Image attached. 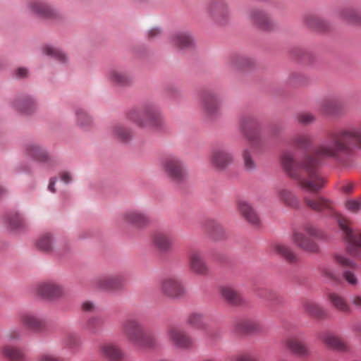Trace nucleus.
I'll use <instances>...</instances> for the list:
<instances>
[{
  "mask_svg": "<svg viewBox=\"0 0 361 361\" xmlns=\"http://www.w3.org/2000/svg\"><path fill=\"white\" fill-rule=\"evenodd\" d=\"M327 137L330 143L320 145L313 154H306L300 160L295 159L290 152H286L281 155L283 170L302 190L315 193L325 186L326 180L319 171L322 159H338L341 154L350 152L355 145L361 147V123L358 128L331 132Z\"/></svg>",
  "mask_w": 361,
  "mask_h": 361,
  "instance_id": "obj_1",
  "label": "nucleus"
},
{
  "mask_svg": "<svg viewBox=\"0 0 361 361\" xmlns=\"http://www.w3.org/2000/svg\"><path fill=\"white\" fill-rule=\"evenodd\" d=\"M303 202L307 207L314 211L326 212L328 215L335 216L343 233L344 238L348 243V252L353 255H361V233L351 229L348 220L335 210L334 204L330 200L324 197H305Z\"/></svg>",
  "mask_w": 361,
  "mask_h": 361,
  "instance_id": "obj_2",
  "label": "nucleus"
},
{
  "mask_svg": "<svg viewBox=\"0 0 361 361\" xmlns=\"http://www.w3.org/2000/svg\"><path fill=\"white\" fill-rule=\"evenodd\" d=\"M121 331L127 341L142 349L154 348L157 345L153 335L147 334L142 324L135 319H127L121 325Z\"/></svg>",
  "mask_w": 361,
  "mask_h": 361,
  "instance_id": "obj_3",
  "label": "nucleus"
},
{
  "mask_svg": "<svg viewBox=\"0 0 361 361\" xmlns=\"http://www.w3.org/2000/svg\"><path fill=\"white\" fill-rule=\"evenodd\" d=\"M128 118L140 128H160L164 119L159 107L154 103H147L137 109L129 111Z\"/></svg>",
  "mask_w": 361,
  "mask_h": 361,
  "instance_id": "obj_4",
  "label": "nucleus"
},
{
  "mask_svg": "<svg viewBox=\"0 0 361 361\" xmlns=\"http://www.w3.org/2000/svg\"><path fill=\"white\" fill-rule=\"evenodd\" d=\"M322 231L310 224L303 225L300 230L295 229L292 234V240L300 249L310 252L317 253L319 245L313 238H322Z\"/></svg>",
  "mask_w": 361,
  "mask_h": 361,
  "instance_id": "obj_5",
  "label": "nucleus"
},
{
  "mask_svg": "<svg viewBox=\"0 0 361 361\" xmlns=\"http://www.w3.org/2000/svg\"><path fill=\"white\" fill-rule=\"evenodd\" d=\"M161 169L173 182L180 183L188 178V171L184 162L178 157L170 155L161 161Z\"/></svg>",
  "mask_w": 361,
  "mask_h": 361,
  "instance_id": "obj_6",
  "label": "nucleus"
},
{
  "mask_svg": "<svg viewBox=\"0 0 361 361\" xmlns=\"http://www.w3.org/2000/svg\"><path fill=\"white\" fill-rule=\"evenodd\" d=\"M166 336L169 341L178 348L186 350L195 345L192 338L183 328L170 326L166 330Z\"/></svg>",
  "mask_w": 361,
  "mask_h": 361,
  "instance_id": "obj_7",
  "label": "nucleus"
},
{
  "mask_svg": "<svg viewBox=\"0 0 361 361\" xmlns=\"http://www.w3.org/2000/svg\"><path fill=\"white\" fill-rule=\"evenodd\" d=\"M200 106L208 116H214L219 114L221 99L218 94L209 90H203L200 94Z\"/></svg>",
  "mask_w": 361,
  "mask_h": 361,
  "instance_id": "obj_8",
  "label": "nucleus"
},
{
  "mask_svg": "<svg viewBox=\"0 0 361 361\" xmlns=\"http://www.w3.org/2000/svg\"><path fill=\"white\" fill-rule=\"evenodd\" d=\"M36 295L42 299L54 300L63 295V288L58 283L46 281L37 283L35 288Z\"/></svg>",
  "mask_w": 361,
  "mask_h": 361,
  "instance_id": "obj_9",
  "label": "nucleus"
},
{
  "mask_svg": "<svg viewBox=\"0 0 361 361\" xmlns=\"http://www.w3.org/2000/svg\"><path fill=\"white\" fill-rule=\"evenodd\" d=\"M161 293L166 297L178 298L185 293V288L181 281L174 276L164 277L160 281Z\"/></svg>",
  "mask_w": 361,
  "mask_h": 361,
  "instance_id": "obj_10",
  "label": "nucleus"
},
{
  "mask_svg": "<svg viewBox=\"0 0 361 361\" xmlns=\"http://www.w3.org/2000/svg\"><path fill=\"white\" fill-rule=\"evenodd\" d=\"M209 161L216 170L223 171L232 164L233 156L226 149L217 147L210 152Z\"/></svg>",
  "mask_w": 361,
  "mask_h": 361,
  "instance_id": "obj_11",
  "label": "nucleus"
},
{
  "mask_svg": "<svg viewBox=\"0 0 361 361\" xmlns=\"http://www.w3.org/2000/svg\"><path fill=\"white\" fill-rule=\"evenodd\" d=\"M18 321L22 326L35 333H42L46 329L45 321L32 312H20L18 314Z\"/></svg>",
  "mask_w": 361,
  "mask_h": 361,
  "instance_id": "obj_12",
  "label": "nucleus"
},
{
  "mask_svg": "<svg viewBox=\"0 0 361 361\" xmlns=\"http://www.w3.org/2000/svg\"><path fill=\"white\" fill-rule=\"evenodd\" d=\"M94 286L100 290L114 291L123 286V277L119 274L101 276L94 280Z\"/></svg>",
  "mask_w": 361,
  "mask_h": 361,
  "instance_id": "obj_13",
  "label": "nucleus"
},
{
  "mask_svg": "<svg viewBox=\"0 0 361 361\" xmlns=\"http://www.w3.org/2000/svg\"><path fill=\"white\" fill-rule=\"evenodd\" d=\"M188 266L190 271L200 276H206L209 269L200 250H191L188 255Z\"/></svg>",
  "mask_w": 361,
  "mask_h": 361,
  "instance_id": "obj_14",
  "label": "nucleus"
},
{
  "mask_svg": "<svg viewBox=\"0 0 361 361\" xmlns=\"http://www.w3.org/2000/svg\"><path fill=\"white\" fill-rule=\"evenodd\" d=\"M106 79L109 83L119 87L129 85L133 81L131 75L118 67L109 68L106 73Z\"/></svg>",
  "mask_w": 361,
  "mask_h": 361,
  "instance_id": "obj_15",
  "label": "nucleus"
},
{
  "mask_svg": "<svg viewBox=\"0 0 361 361\" xmlns=\"http://www.w3.org/2000/svg\"><path fill=\"white\" fill-rule=\"evenodd\" d=\"M249 20L257 27L262 30H271L274 23L264 11L254 8L248 14Z\"/></svg>",
  "mask_w": 361,
  "mask_h": 361,
  "instance_id": "obj_16",
  "label": "nucleus"
},
{
  "mask_svg": "<svg viewBox=\"0 0 361 361\" xmlns=\"http://www.w3.org/2000/svg\"><path fill=\"white\" fill-rule=\"evenodd\" d=\"M121 218L123 223L137 228L145 227L149 223L147 215L139 210L127 211L121 214Z\"/></svg>",
  "mask_w": 361,
  "mask_h": 361,
  "instance_id": "obj_17",
  "label": "nucleus"
},
{
  "mask_svg": "<svg viewBox=\"0 0 361 361\" xmlns=\"http://www.w3.org/2000/svg\"><path fill=\"white\" fill-rule=\"evenodd\" d=\"M236 205L239 213L250 224L255 226L260 224L258 214L247 200L240 199L237 201Z\"/></svg>",
  "mask_w": 361,
  "mask_h": 361,
  "instance_id": "obj_18",
  "label": "nucleus"
},
{
  "mask_svg": "<svg viewBox=\"0 0 361 361\" xmlns=\"http://www.w3.org/2000/svg\"><path fill=\"white\" fill-rule=\"evenodd\" d=\"M171 44L178 49H187L193 47L195 39L187 31H178L172 34L169 38Z\"/></svg>",
  "mask_w": 361,
  "mask_h": 361,
  "instance_id": "obj_19",
  "label": "nucleus"
},
{
  "mask_svg": "<svg viewBox=\"0 0 361 361\" xmlns=\"http://www.w3.org/2000/svg\"><path fill=\"white\" fill-rule=\"evenodd\" d=\"M102 357L110 361H121L124 358V353L118 345L112 343L102 344L99 348Z\"/></svg>",
  "mask_w": 361,
  "mask_h": 361,
  "instance_id": "obj_20",
  "label": "nucleus"
},
{
  "mask_svg": "<svg viewBox=\"0 0 361 361\" xmlns=\"http://www.w3.org/2000/svg\"><path fill=\"white\" fill-rule=\"evenodd\" d=\"M235 329L242 334L260 333L264 330L259 321L251 319L237 321L235 324Z\"/></svg>",
  "mask_w": 361,
  "mask_h": 361,
  "instance_id": "obj_21",
  "label": "nucleus"
},
{
  "mask_svg": "<svg viewBox=\"0 0 361 361\" xmlns=\"http://www.w3.org/2000/svg\"><path fill=\"white\" fill-rule=\"evenodd\" d=\"M279 201L286 207L297 208L300 205V200L295 192L286 188H279L276 192Z\"/></svg>",
  "mask_w": 361,
  "mask_h": 361,
  "instance_id": "obj_22",
  "label": "nucleus"
},
{
  "mask_svg": "<svg viewBox=\"0 0 361 361\" xmlns=\"http://www.w3.org/2000/svg\"><path fill=\"white\" fill-rule=\"evenodd\" d=\"M28 8L31 13L41 17L52 18L57 16V12L55 9L39 1L30 2Z\"/></svg>",
  "mask_w": 361,
  "mask_h": 361,
  "instance_id": "obj_23",
  "label": "nucleus"
},
{
  "mask_svg": "<svg viewBox=\"0 0 361 361\" xmlns=\"http://www.w3.org/2000/svg\"><path fill=\"white\" fill-rule=\"evenodd\" d=\"M342 109V102L336 99H325L319 106V111L328 116H338L341 114Z\"/></svg>",
  "mask_w": 361,
  "mask_h": 361,
  "instance_id": "obj_24",
  "label": "nucleus"
},
{
  "mask_svg": "<svg viewBox=\"0 0 361 361\" xmlns=\"http://www.w3.org/2000/svg\"><path fill=\"white\" fill-rule=\"evenodd\" d=\"M319 339L329 348L341 351L347 348L344 341L332 333H323L320 334Z\"/></svg>",
  "mask_w": 361,
  "mask_h": 361,
  "instance_id": "obj_25",
  "label": "nucleus"
},
{
  "mask_svg": "<svg viewBox=\"0 0 361 361\" xmlns=\"http://www.w3.org/2000/svg\"><path fill=\"white\" fill-rule=\"evenodd\" d=\"M28 154L35 160L42 163H47L53 165L55 163L54 159L42 147L37 145H30L27 147Z\"/></svg>",
  "mask_w": 361,
  "mask_h": 361,
  "instance_id": "obj_26",
  "label": "nucleus"
},
{
  "mask_svg": "<svg viewBox=\"0 0 361 361\" xmlns=\"http://www.w3.org/2000/svg\"><path fill=\"white\" fill-rule=\"evenodd\" d=\"M152 243L159 251L166 252L170 251L173 247L171 238L163 232H157L152 235Z\"/></svg>",
  "mask_w": 361,
  "mask_h": 361,
  "instance_id": "obj_27",
  "label": "nucleus"
},
{
  "mask_svg": "<svg viewBox=\"0 0 361 361\" xmlns=\"http://www.w3.org/2000/svg\"><path fill=\"white\" fill-rule=\"evenodd\" d=\"M13 106L17 111L29 114L36 109L37 104L32 97L23 96L17 98L13 102Z\"/></svg>",
  "mask_w": 361,
  "mask_h": 361,
  "instance_id": "obj_28",
  "label": "nucleus"
},
{
  "mask_svg": "<svg viewBox=\"0 0 361 361\" xmlns=\"http://www.w3.org/2000/svg\"><path fill=\"white\" fill-rule=\"evenodd\" d=\"M286 345L292 353L300 357H307L310 355V351L305 345L295 338H288L286 341Z\"/></svg>",
  "mask_w": 361,
  "mask_h": 361,
  "instance_id": "obj_29",
  "label": "nucleus"
},
{
  "mask_svg": "<svg viewBox=\"0 0 361 361\" xmlns=\"http://www.w3.org/2000/svg\"><path fill=\"white\" fill-rule=\"evenodd\" d=\"M1 354L10 361H25V352L20 348L6 345L1 348Z\"/></svg>",
  "mask_w": 361,
  "mask_h": 361,
  "instance_id": "obj_30",
  "label": "nucleus"
},
{
  "mask_svg": "<svg viewBox=\"0 0 361 361\" xmlns=\"http://www.w3.org/2000/svg\"><path fill=\"white\" fill-rule=\"evenodd\" d=\"M274 251L283 257L290 263H295L298 261V257L292 248L282 243H276L272 246Z\"/></svg>",
  "mask_w": 361,
  "mask_h": 361,
  "instance_id": "obj_31",
  "label": "nucleus"
},
{
  "mask_svg": "<svg viewBox=\"0 0 361 361\" xmlns=\"http://www.w3.org/2000/svg\"><path fill=\"white\" fill-rule=\"evenodd\" d=\"M110 132L112 137L121 142H128L133 137L132 131L121 123L112 126Z\"/></svg>",
  "mask_w": 361,
  "mask_h": 361,
  "instance_id": "obj_32",
  "label": "nucleus"
},
{
  "mask_svg": "<svg viewBox=\"0 0 361 361\" xmlns=\"http://www.w3.org/2000/svg\"><path fill=\"white\" fill-rule=\"evenodd\" d=\"M327 297L330 302L336 310L345 313H349L350 312V305L345 298L341 295L335 292H330Z\"/></svg>",
  "mask_w": 361,
  "mask_h": 361,
  "instance_id": "obj_33",
  "label": "nucleus"
},
{
  "mask_svg": "<svg viewBox=\"0 0 361 361\" xmlns=\"http://www.w3.org/2000/svg\"><path fill=\"white\" fill-rule=\"evenodd\" d=\"M221 294L224 298L231 305H238L244 302L242 295L230 286L221 287Z\"/></svg>",
  "mask_w": 361,
  "mask_h": 361,
  "instance_id": "obj_34",
  "label": "nucleus"
},
{
  "mask_svg": "<svg viewBox=\"0 0 361 361\" xmlns=\"http://www.w3.org/2000/svg\"><path fill=\"white\" fill-rule=\"evenodd\" d=\"M302 306L304 311L311 317L320 319L326 316L325 310L314 301L305 300Z\"/></svg>",
  "mask_w": 361,
  "mask_h": 361,
  "instance_id": "obj_35",
  "label": "nucleus"
},
{
  "mask_svg": "<svg viewBox=\"0 0 361 361\" xmlns=\"http://www.w3.org/2000/svg\"><path fill=\"white\" fill-rule=\"evenodd\" d=\"M340 18L348 23H359L361 22V13L353 7H345L339 12Z\"/></svg>",
  "mask_w": 361,
  "mask_h": 361,
  "instance_id": "obj_36",
  "label": "nucleus"
},
{
  "mask_svg": "<svg viewBox=\"0 0 361 361\" xmlns=\"http://www.w3.org/2000/svg\"><path fill=\"white\" fill-rule=\"evenodd\" d=\"M253 65V61L251 59L242 56H233L230 60V66L231 68L238 71H245L247 68Z\"/></svg>",
  "mask_w": 361,
  "mask_h": 361,
  "instance_id": "obj_37",
  "label": "nucleus"
},
{
  "mask_svg": "<svg viewBox=\"0 0 361 361\" xmlns=\"http://www.w3.org/2000/svg\"><path fill=\"white\" fill-rule=\"evenodd\" d=\"M7 226L12 231L23 230L26 226L24 218L18 213L10 214L7 216Z\"/></svg>",
  "mask_w": 361,
  "mask_h": 361,
  "instance_id": "obj_38",
  "label": "nucleus"
},
{
  "mask_svg": "<svg viewBox=\"0 0 361 361\" xmlns=\"http://www.w3.org/2000/svg\"><path fill=\"white\" fill-rule=\"evenodd\" d=\"M75 121L76 124L84 130L91 128L93 123L92 117L82 109H76Z\"/></svg>",
  "mask_w": 361,
  "mask_h": 361,
  "instance_id": "obj_39",
  "label": "nucleus"
},
{
  "mask_svg": "<svg viewBox=\"0 0 361 361\" xmlns=\"http://www.w3.org/2000/svg\"><path fill=\"white\" fill-rule=\"evenodd\" d=\"M291 143L298 149H307L312 145V138L310 135L300 134L292 138Z\"/></svg>",
  "mask_w": 361,
  "mask_h": 361,
  "instance_id": "obj_40",
  "label": "nucleus"
},
{
  "mask_svg": "<svg viewBox=\"0 0 361 361\" xmlns=\"http://www.w3.org/2000/svg\"><path fill=\"white\" fill-rule=\"evenodd\" d=\"M104 324V319L99 316L91 317L86 322L85 329L90 334H94L99 331Z\"/></svg>",
  "mask_w": 361,
  "mask_h": 361,
  "instance_id": "obj_41",
  "label": "nucleus"
},
{
  "mask_svg": "<svg viewBox=\"0 0 361 361\" xmlns=\"http://www.w3.org/2000/svg\"><path fill=\"white\" fill-rule=\"evenodd\" d=\"M36 245L42 252H51L54 248V240L51 235L49 233L42 235L37 240Z\"/></svg>",
  "mask_w": 361,
  "mask_h": 361,
  "instance_id": "obj_42",
  "label": "nucleus"
},
{
  "mask_svg": "<svg viewBox=\"0 0 361 361\" xmlns=\"http://www.w3.org/2000/svg\"><path fill=\"white\" fill-rule=\"evenodd\" d=\"M187 323L190 326L197 329H204L206 328L204 317L200 313L192 312L190 314L187 318Z\"/></svg>",
  "mask_w": 361,
  "mask_h": 361,
  "instance_id": "obj_43",
  "label": "nucleus"
},
{
  "mask_svg": "<svg viewBox=\"0 0 361 361\" xmlns=\"http://www.w3.org/2000/svg\"><path fill=\"white\" fill-rule=\"evenodd\" d=\"M43 53L56 59L61 63H65L67 60V56L63 51L51 46L47 45L44 47Z\"/></svg>",
  "mask_w": 361,
  "mask_h": 361,
  "instance_id": "obj_44",
  "label": "nucleus"
},
{
  "mask_svg": "<svg viewBox=\"0 0 361 361\" xmlns=\"http://www.w3.org/2000/svg\"><path fill=\"white\" fill-rule=\"evenodd\" d=\"M320 273L323 278L330 282L338 283L340 281L338 274L334 271L333 268L329 266H324L320 268Z\"/></svg>",
  "mask_w": 361,
  "mask_h": 361,
  "instance_id": "obj_45",
  "label": "nucleus"
},
{
  "mask_svg": "<svg viewBox=\"0 0 361 361\" xmlns=\"http://www.w3.org/2000/svg\"><path fill=\"white\" fill-rule=\"evenodd\" d=\"M306 23L310 27L318 30H324L326 27L324 22L318 17L314 16L307 17Z\"/></svg>",
  "mask_w": 361,
  "mask_h": 361,
  "instance_id": "obj_46",
  "label": "nucleus"
},
{
  "mask_svg": "<svg viewBox=\"0 0 361 361\" xmlns=\"http://www.w3.org/2000/svg\"><path fill=\"white\" fill-rule=\"evenodd\" d=\"M297 119L302 125H309L315 121V116L311 113L303 112L298 115Z\"/></svg>",
  "mask_w": 361,
  "mask_h": 361,
  "instance_id": "obj_47",
  "label": "nucleus"
},
{
  "mask_svg": "<svg viewBox=\"0 0 361 361\" xmlns=\"http://www.w3.org/2000/svg\"><path fill=\"white\" fill-rule=\"evenodd\" d=\"M335 262L339 264L340 266H341L342 267H351V268H354L355 267V264L351 261L350 259H349L348 258L343 256V255H337L335 256Z\"/></svg>",
  "mask_w": 361,
  "mask_h": 361,
  "instance_id": "obj_48",
  "label": "nucleus"
},
{
  "mask_svg": "<svg viewBox=\"0 0 361 361\" xmlns=\"http://www.w3.org/2000/svg\"><path fill=\"white\" fill-rule=\"evenodd\" d=\"M22 336V330L20 328L11 329L6 334V338L11 341H20Z\"/></svg>",
  "mask_w": 361,
  "mask_h": 361,
  "instance_id": "obj_49",
  "label": "nucleus"
},
{
  "mask_svg": "<svg viewBox=\"0 0 361 361\" xmlns=\"http://www.w3.org/2000/svg\"><path fill=\"white\" fill-rule=\"evenodd\" d=\"M243 159L245 167L247 170H252L255 168V163L252 159L250 152L247 150L243 152Z\"/></svg>",
  "mask_w": 361,
  "mask_h": 361,
  "instance_id": "obj_50",
  "label": "nucleus"
},
{
  "mask_svg": "<svg viewBox=\"0 0 361 361\" xmlns=\"http://www.w3.org/2000/svg\"><path fill=\"white\" fill-rule=\"evenodd\" d=\"M343 278L345 280L352 286H355L358 283V280L356 277V276L350 271H345L343 274Z\"/></svg>",
  "mask_w": 361,
  "mask_h": 361,
  "instance_id": "obj_51",
  "label": "nucleus"
},
{
  "mask_svg": "<svg viewBox=\"0 0 361 361\" xmlns=\"http://www.w3.org/2000/svg\"><path fill=\"white\" fill-rule=\"evenodd\" d=\"M207 228L212 233L223 231L222 226L215 221H209L207 224Z\"/></svg>",
  "mask_w": 361,
  "mask_h": 361,
  "instance_id": "obj_52",
  "label": "nucleus"
},
{
  "mask_svg": "<svg viewBox=\"0 0 361 361\" xmlns=\"http://www.w3.org/2000/svg\"><path fill=\"white\" fill-rule=\"evenodd\" d=\"M42 361H64V360L54 354L46 353L42 354Z\"/></svg>",
  "mask_w": 361,
  "mask_h": 361,
  "instance_id": "obj_53",
  "label": "nucleus"
},
{
  "mask_svg": "<svg viewBox=\"0 0 361 361\" xmlns=\"http://www.w3.org/2000/svg\"><path fill=\"white\" fill-rule=\"evenodd\" d=\"M81 308L84 312H93L95 311L96 307L93 302L85 301L82 303Z\"/></svg>",
  "mask_w": 361,
  "mask_h": 361,
  "instance_id": "obj_54",
  "label": "nucleus"
},
{
  "mask_svg": "<svg viewBox=\"0 0 361 361\" xmlns=\"http://www.w3.org/2000/svg\"><path fill=\"white\" fill-rule=\"evenodd\" d=\"M235 361H259L254 357H252L247 354H240L235 357Z\"/></svg>",
  "mask_w": 361,
  "mask_h": 361,
  "instance_id": "obj_55",
  "label": "nucleus"
},
{
  "mask_svg": "<svg viewBox=\"0 0 361 361\" xmlns=\"http://www.w3.org/2000/svg\"><path fill=\"white\" fill-rule=\"evenodd\" d=\"M28 75L27 69L25 68H18L15 73V76L17 78H24Z\"/></svg>",
  "mask_w": 361,
  "mask_h": 361,
  "instance_id": "obj_56",
  "label": "nucleus"
},
{
  "mask_svg": "<svg viewBox=\"0 0 361 361\" xmlns=\"http://www.w3.org/2000/svg\"><path fill=\"white\" fill-rule=\"evenodd\" d=\"M61 179L65 183H68L72 180L71 174L67 171H63L61 173Z\"/></svg>",
  "mask_w": 361,
  "mask_h": 361,
  "instance_id": "obj_57",
  "label": "nucleus"
},
{
  "mask_svg": "<svg viewBox=\"0 0 361 361\" xmlns=\"http://www.w3.org/2000/svg\"><path fill=\"white\" fill-rule=\"evenodd\" d=\"M211 10H216L218 12L224 11V10L226 8V6L223 2H217L214 5L211 6Z\"/></svg>",
  "mask_w": 361,
  "mask_h": 361,
  "instance_id": "obj_58",
  "label": "nucleus"
},
{
  "mask_svg": "<svg viewBox=\"0 0 361 361\" xmlns=\"http://www.w3.org/2000/svg\"><path fill=\"white\" fill-rule=\"evenodd\" d=\"M351 302L353 305L361 307V296L358 295L352 296Z\"/></svg>",
  "mask_w": 361,
  "mask_h": 361,
  "instance_id": "obj_59",
  "label": "nucleus"
},
{
  "mask_svg": "<svg viewBox=\"0 0 361 361\" xmlns=\"http://www.w3.org/2000/svg\"><path fill=\"white\" fill-rule=\"evenodd\" d=\"M160 34V30L158 28H152L148 32L149 38H154Z\"/></svg>",
  "mask_w": 361,
  "mask_h": 361,
  "instance_id": "obj_60",
  "label": "nucleus"
},
{
  "mask_svg": "<svg viewBox=\"0 0 361 361\" xmlns=\"http://www.w3.org/2000/svg\"><path fill=\"white\" fill-rule=\"evenodd\" d=\"M353 188H354V185L353 183H349V184H347V185L343 186L342 190H343V192H344L345 193L349 194L353 192Z\"/></svg>",
  "mask_w": 361,
  "mask_h": 361,
  "instance_id": "obj_61",
  "label": "nucleus"
},
{
  "mask_svg": "<svg viewBox=\"0 0 361 361\" xmlns=\"http://www.w3.org/2000/svg\"><path fill=\"white\" fill-rule=\"evenodd\" d=\"M56 178H51L50 180H49V185H48V189L51 192H56V189H55V183H56Z\"/></svg>",
  "mask_w": 361,
  "mask_h": 361,
  "instance_id": "obj_62",
  "label": "nucleus"
},
{
  "mask_svg": "<svg viewBox=\"0 0 361 361\" xmlns=\"http://www.w3.org/2000/svg\"><path fill=\"white\" fill-rule=\"evenodd\" d=\"M6 193V190L0 186V198L3 197Z\"/></svg>",
  "mask_w": 361,
  "mask_h": 361,
  "instance_id": "obj_63",
  "label": "nucleus"
},
{
  "mask_svg": "<svg viewBox=\"0 0 361 361\" xmlns=\"http://www.w3.org/2000/svg\"><path fill=\"white\" fill-rule=\"evenodd\" d=\"M73 335H71V334H70V335H68V338H73Z\"/></svg>",
  "mask_w": 361,
  "mask_h": 361,
  "instance_id": "obj_64",
  "label": "nucleus"
}]
</instances>
